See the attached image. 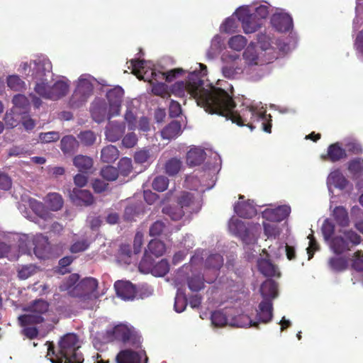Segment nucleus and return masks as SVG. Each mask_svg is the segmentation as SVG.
I'll use <instances>...</instances> for the list:
<instances>
[{
	"mask_svg": "<svg viewBox=\"0 0 363 363\" xmlns=\"http://www.w3.org/2000/svg\"><path fill=\"white\" fill-rule=\"evenodd\" d=\"M194 97L198 106L211 114H229L228 108L232 106L229 94L224 89L208 85L203 86V80L196 72L188 75L187 79L173 84L172 92L176 96H184L185 92Z\"/></svg>",
	"mask_w": 363,
	"mask_h": 363,
	"instance_id": "obj_1",
	"label": "nucleus"
},
{
	"mask_svg": "<svg viewBox=\"0 0 363 363\" xmlns=\"http://www.w3.org/2000/svg\"><path fill=\"white\" fill-rule=\"evenodd\" d=\"M47 357L52 363H83L84 357L78 352V337L74 333L65 335L57 347L53 342H48Z\"/></svg>",
	"mask_w": 363,
	"mask_h": 363,
	"instance_id": "obj_2",
	"label": "nucleus"
},
{
	"mask_svg": "<svg viewBox=\"0 0 363 363\" xmlns=\"http://www.w3.org/2000/svg\"><path fill=\"white\" fill-rule=\"evenodd\" d=\"M229 98L233 102L232 106L228 108L229 109V114H219L220 116L225 117L227 120H230L233 123H235L240 126L246 125L252 130L255 127L252 125L251 121H248L247 118L248 116H250V118H255L257 121H262V129L264 131L268 133L272 132V120L270 119V115H267L264 113H258L252 108H245L242 111V114H240L234 111L236 104L233 97L229 95Z\"/></svg>",
	"mask_w": 363,
	"mask_h": 363,
	"instance_id": "obj_3",
	"label": "nucleus"
},
{
	"mask_svg": "<svg viewBox=\"0 0 363 363\" xmlns=\"http://www.w3.org/2000/svg\"><path fill=\"white\" fill-rule=\"evenodd\" d=\"M112 335L114 340L128 344L135 349L141 347V336L133 328L120 324L112 330Z\"/></svg>",
	"mask_w": 363,
	"mask_h": 363,
	"instance_id": "obj_4",
	"label": "nucleus"
},
{
	"mask_svg": "<svg viewBox=\"0 0 363 363\" xmlns=\"http://www.w3.org/2000/svg\"><path fill=\"white\" fill-rule=\"evenodd\" d=\"M98 288V281L93 277L82 279L70 291L69 295L73 297L82 298L84 300L91 298L93 293Z\"/></svg>",
	"mask_w": 363,
	"mask_h": 363,
	"instance_id": "obj_5",
	"label": "nucleus"
},
{
	"mask_svg": "<svg viewBox=\"0 0 363 363\" xmlns=\"http://www.w3.org/2000/svg\"><path fill=\"white\" fill-rule=\"evenodd\" d=\"M239 21L242 23V27L246 34L256 32L262 26L260 21L257 20L252 16L247 8L240 7L235 12Z\"/></svg>",
	"mask_w": 363,
	"mask_h": 363,
	"instance_id": "obj_6",
	"label": "nucleus"
},
{
	"mask_svg": "<svg viewBox=\"0 0 363 363\" xmlns=\"http://www.w3.org/2000/svg\"><path fill=\"white\" fill-rule=\"evenodd\" d=\"M123 95V89L118 86L107 91L106 98L109 104L108 119L120 114Z\"/></svg>",
	"mask_w": 363,
	"mask_h": 363,
	"instance_id": "obj_7",
	"label": "nucleus"
},
{
	"mask_svg": "<svg viewBox=\"0 0 363 363\" xmlns=\"http://www.w3.org/2000/svg\"><path fill=\"white\" fill-rule=\"evenodd\" d=\"M228 229L233 235L240 238L247 245L252 244L255 241L245 223L238 218L230 220Z\"/></svg>",
	"mask_w": 363,
	"mask_h": 363,
	"instance_id": "obj_8",
	"label": "nucleus"
},
{
	"mask_svg": "<svg viewBox=\"0 0 363 363\" xmlns=\"http://www.w3.org/2000/svg\"><path fill=\"white\" fill-rule=\"evenodd\" d=\"M145 351L138 352L130 349L121 350L116 357V363H147Z\"/></svg>",
	"mask_w": 363,
	"mask_h": 363,
	"instance_id": "obj_9",
	"label": "nucleus"
},
{
	"mask_svg": "<svg viewBox=\"0 0 363 363\" xmlns=\"http://www.w3.org/2000/svg\"><path fill=\"white\" fill-rule=\"evenodd\" d=\"M222 60L227 63L231 62L230 65H226L222 69L223 74L225 77L229 79L234 78L235 75L241 72V67L238 66V62L240 61L238 54L224 53L222 56Z\"/></svg>",
	"mask_w": 363,
	"mask_h": 363,
	"instance_id": "obj_10",
	"label": "nucleus"
},
{
	"mask_svg": "<svg viewBox=\"0 0 363 363\" xmlns=\"http://www.w3.org/2000/svg\"><path fill=\"white\" fill-rule=\"evenodd\" d=\"M38 306H40L39 313L25 314L18 317V320L22 326L39 324L44 321L41 314L48 311V305L45 301H38L35 303V307Z\"/></svg>",
	"mask_w": 363,
	"mask_h": 363,
	"instance_id": "obj_11",
	"label": "nucleus"
},
{
	"mask_svg": "<svg viewBox=\"0 0 363 363\" xmlns=\"http://www.w3.org/2000/svg\"><path fill=\"white\" fill-rule=\"evenodd\" d=\"M223 264V257L218 253L210 255L205 261V269L212 272V277L206 278L208 283L213 282L219 274L220 269Z\"/></svg>",
	"mask_w": 363,
	"mask_h": 363,
	"instance_id": "obj_12",
	"label": "nucleus"
},
{
	"mask_svg": "<svg viewBox=\"0 0 363 363\" xmlns=\"http://www.w3.org/2000/svg\"><path fill=\"white\" fill-rule=\"evenodd\" d=\"M69 197L75 205L80 206H89L95 201L89 191L79 188H74L69 194Z\"/></svg>",
	"mask_w": 363,
	"mask_h": 363,
	"instance_id": "obj_13",
	"label": "nucleus"
},
{
	"mask_svg": "<svg viewBox=\"0 0 363 363\" xmlns=\"http://www.w3.org/2000/svg\"><path fill=\"white\" fill-rule=\"evenodd\" d=\"M273 27L279 32H288L293 28V19L288 13H275L271 18Z\"/></svg>",
	"mask_w": 363,
	"mask_h": 363,
	"instance_id": "obj_14",
	"label": "nucleus"
},
{
	"mask_svg": "<svg viewBox=\"0 0 363 363\" xmlns=\"http://www.w3.org/2000/svg\"><path fill=\"white\" fill-rule=\"evenodd\" d=\"M116 294L125 301L133 300L136 295L135 286L127 281H117L114 284Z\"/></svg>",
	"mask_w": 363,
	"mask_h": 363,
	"instance_id": "obj_15",
	"label": "nucleus"
},
{
	"mask_svg": "<svg viewBox=\"0 0 363 363\" xmlns=\"http://www.w3.org/2000/svg\"><path fill=\"white\" fill-rule=\"evenodd\" d=\"M256 317L258 324L259 323H268L272 320L273 304L270 299L265 298L259 303Z\"/></svg>",
	"mask_w": 363,
	"mask_h": 363,
	"instance_id": "obj_16",
	"label": "nucleus"
},
{
	"mask_svg": "<svg viewBox=\"0 0 363 363\" xmlns=\"http://www.w3.org/2000/svg\"><path fill=\"white\" fill-rule=\"evenodd\" d=\"M291 213V207L288 205L280 206L274 209L264 211V216L274 222H281L286 219Z\"/></svg>",
	"mask_w": 363,
	"mask_h": 363,
	"instance_id": "obj_17",
	"label": "nucleus"
},
{
	"mask_svg": "<svg viewBox=\"0 0 363 363\" xmlns=\"http://www.w3.org/2000/svg\"><path fill=\"white\" fill-rule=\"evenodd\" d=\"M347 157L346 150L341 147L340 143H335L330 145L325 155H322L324 160L336 162Z\"/></svg>",
	"mask_w": 363,
	"mask_h": 363,
	"instance_id": "obj_18",
	"label": "nucleus"
},
{
	"mask_svg": "<svg viewBox=\"0 0 363 363\" xmlns=\"http://www.w3.org/2000/svg\"><path fill=\"white\" fill-rule=\"evenodd\" d=\"M234 211L243 218H251L257 214V210L250 200L238 201L234 206Z\"/></svg>",
	"mask_w": 363,
	"mask_h": 363,
	"instance_id": "obj_19",
	"label": "nucleus"
},
{
	"mask_svg": "<svg viewBox=\"0 0 363 363\" xmlns=\"http://www.w3.org/2000/svg\"><path fill=\"white\" fill-rule=\"evenodd\" d=\"M206 153L201 147H192L186 153V161L189 167H195L201 164L206 159Z\"/></svg>",
	"mask_w": 363,
	"mask_h": 363,
	"instance_id": "obj_20",
	"label": "nucleus"
},
{
	"mask_svg": "<svg viewBox=\"0 0 363 363\" xmlns=\"http://www.w3.org/2000/svg\"><path fill=\"white\" fill-rule=\"evenodd\" d=\"M125 130L123 123L111 122L106 130V137L111 142H116L121 138Z\"/></svg>",
	"mask_w": 363,
	"mask_h": 363,
	"instance_id": "obj_21",
	"label": "nucleus"
},
{
	"mask_svg": "<svg viewBox=\"0 0 363 363\" xmlns=\"http://www.w3.org/2000/svg\"><path fill=\"white\" fill-rule=\"evenodd\" d=\"M181 133L182 125L180 122L172 121L161 130V136L163 139L170 140L177 138Z\"/></svg>",
	"mask_w": 363,
	"mask_h": 363,
	"instance_id": "obj_22",
	"label": "nucleus"
},
{
	"mask_svg": "<svg viewBox=\"0 0 363 363\" xmlns=\"http://www.w3.org/2000/svg\"><path fill=\"white\" fill-rule=\"evenodd\" d=\"M13 104V113L16 115L28 113L30 102L27 97L22 94L15 95L12 99Z\"/></svg>",
	"mask_w": 363,
	"mask_h": 363,
	"instance_id": "obj_23",
	"label": "nucleus"
},
{
	"mask_svg": "<svg viewBox=\"0 0 363 363\" xmlns=\"http://www.w3.org/2000/svg\"><path fill=\"white\" fill-rule=\"evenodd\" d=\"M91 115L98 123L104 121L106 117L108 118L106 103L101 101L94 102L91 108Z\"/></svg>",
	"mask_w": 363,
	"mask_h": 363,
	"instance_id": "obj_24",
	"label": "nucleus"
},
{
	"mask_svg": "<svg viewBox=\"0 0 363 363\" xmlns=\"http://www.w3.org/2000/svg\"><path fill=\"white\" fill-rule=\"evenodd\" d=\"M257 267L260 273L265 277H280L278 267L269 259H261L257 262Z\"/></svg>",
	"mask_w": 363,
	"mask_h": 363,
	"instance_id": "obj_25",
	"label": "nucleus"
},
{
	"mask_svg": "<svg viewBox=\"0 0 363 363\" xmlns=\"http://www.w3.org/2000/svg\"><path fill=\"white\" fill-rule=\"evenodd\" d=\"M79 146V142L73 135H65L60 141V148L65 155H73Z\"/></svg>",
	"mask_w": 363,
	"mask_h": 363,
	"instance_id": "obj_26",
	"label": "nucleus"
},
{
	"mask_svg": "<svg viewBox=\"0 0 363 363\" xmlns=\"http://www.w3.org/2000/svg\"><path fill=\"white\" fill-rule=\"evenodd\" d=\"M330 247L337 255H340L346 251H348L351 248L350 242L346 240L345 235H339L333 238L330 243Z\"/></svg>",
	"mask_w": 363,
	"mask_h": 363,
	"instance_id": "obj_27",
	"label": "nucleus"
},
{
	"mask_svg": "<svg viewBox=\"0 0 363 363\" xmlns=\"http://www.w3.org/2000/svg\"><path fill=\"white\" fill-rule=\"evenodd\" d=\"M260 292L263 299L269 298L272 301L278 294L277 283L272 279L264 281L261 285Z\"/></svg>",
	"mask_w": 363,
	"mask_h": 363,
	"instance_id": "obj_28",
	"label": "nucleus"
},
{
	"mask_svg": "<svg viewBox=\"0 0 363 363\" xmlns=\"http://www.w3.org/2000/svg\"><path fill=\"white\" fill-rule=\"evenodd\" d=\"M73 164L79 172L88 173L93 167V160L90 157L78 155L74 157Z\"/></svg>",
	"mask_w": 363,
	"mask_h": 363,
	"instance_id": "obj_29",
	"label": "nucleus"
},
{
	"mask_svg": "<svg viewBox=\"0 0 363 363\" xmlns=\"http://www.w3.org/2000/svg\"><path fill=\"white\" fill-rule=\"evenodd\" d=\"M51 100H57L65 96L69 91V85L64 81H57L52 86H50Z\"/></svg>",
	"mask_w": 363,
	"mask_h": 363,
	"instance_id": "obj_30",
	"label": "nucleus"
},
{
	"mask_svg": "<svg viewBox=\"0 0 363 363\" xmlns=\"http://www.w3.org/2000/svg\"><path fill=\"white\" fill-rule=\"evenodd\" d=\"M30 207L33 211L45 220L52 218V214L46 208L45 205L35 199L30 201Z\"/></svg>",
	"mask_w": 363,
	"mask_h": 363,
	"instance_id": "obj_31",
	"label": "nucleus"
},
{
	"mask_svg": "<svg viewBox=\"0 0 363 363\" xmlns=\"http://www.w3.org/2000/svg\"><path fill=\"white\" fill-rule=\"evenodd\" d=\"M118 150L116 146L112 145L104 147L101 152V160L105 163L113 162L118 158Z\"/></svg>",
	"mask_w": 363,
	"mask_h": 363,
	"instance_id": "obj_32",
	"label": "nucleus"
},
{
	"mask_svg": "<svg viewBox=\"0 0 363 363\" xmlns=\"http://www.w3.org/2000/svg\"><path fill=\"white\" fill-rule=\"evenodd\" d=\"M166 251L165 244L161 240L153 239L147 245V249L145 252L151 254L157 257L163 255Z\"/></svg>",
	"mask_w": 363,
	"mask_h": 363,
	"instance_id": "obj_33",
	"label": "nucleus"
},
{
	"mask_svg": "<svg viewBox=\"0 0 363 363\" xmlns=\"http://www.w3.org/2000/svg\"><path fill=\"white\" fill-rule=\"evenodd\" d=\"M45 203L51 211H57L60 210L64 203L62 196L58 193H50L46 196Z\"/></svg>",
	"mask_w": 363,
	"mask_h": 363,
	"instance_id": "obj_34",
	"label": "nucleus"
},
{
	"mask_svg": "<svg viewBox=\"0 0 363 363\" xmlns=\"http://www.w3.org/2000/svg\"><path fill=\"white\" fill-rule=\"evenodd\" d=\"M182 167V162L180 159L172 157L168 160L164 164V172L169 176L173 177L177 174Z\"/></svg>",
	"mask_w": 363,
	"mask_h": 363,
	"instance_id": "obj_35",
	"label": "nucleus"
},
{
	"mask_svg": "<svg viewBox=\"0 0 363 363\" xmlns=\"http://www.w3.org/2000/svg\"><path fill=\"white\" fill-rule=\"evenodd\" d=\"M333 215L337 225L342 227H346L349 225L348 213L343 206H336L333 210Z\"/></svg>",
	"mask_w": 363,
	"mask_h": 363,
	"instance_id": "obj_36",
	"label": "nucleus"
},
{
	"mask_svg": "<svg viewBox=\"0 0 363 363\" xmlns=\"http://www.w3.org/2000/svg\"><path fill=\"white\" fill-rule=\"evenodd\" d=\"M330 182L336 187L340 189H344L348 184V180L339 170H335L331 172L328 177Z\"/></svg>",
	"mask_w": 363,
	"mask_h": 363,
	"instance_id": "obj_37",
	"label": "nucleus"
},
{
	"mask_svg": "<svg viewBox=\"0 0 363 363\" xmlns=\"http://www.w3.org/2000/svg\"><path fill=\"white\" fill-rule=\"evenodd\" d=\"M78 92L89 98L93 93L94 86L92 83L87 79L81 76L79 78L77 87L75 89Z\"/></svg>",
	"mask_w": 363,
	"mask_h": 363,
	"instance_id": "obj_38",
	"label": "nucleus"
},
{
	"mask_svg": "<svg viewBox=\"0 0 363 363\" xmlns=\"http://www.w3.org/2000/svg\"><path fill=\"white\" fill-rule=\"evenodd\" d=\"M162 213L168 216L172 220L174 221L181 220L184 216V211L179 206H165L162 208Z\"/></svg>",
	"mask_w": 363,
	"mask_h": 363,
	"instance_id": "obj_39",
	"label": "nucleus"
},
{
	"mask_svg": "<svg viewBox=\"0 0 363 363\" xmlns=\"http://www.w3.org/2000/svg\"><path fill=\"white\" fill-rule=\"evenodd\" d=\"M34 245V254L38 258L44 259L48 257L49 253V246L47 240H36L35 241Z\"/></svg>",
	"mask_w": 363,
	"mask_h": 363,
	"instance_id": "obj_40",
	"label": "nucleus"
},
{
	"mask_svg": "<svg viewBox=\"0 0 363 363\" xmlns=\"http://www.w3.org/2000/svg\"><path fill=\"white\" fill-rule=\"evenodd\" d=\"M236 327L244 328V327H255L259 328L258 322L253 321L250 316L245 314H240L238 315L234 323L232 324Z\"/></svg>",
	"mask_w": 363,
	"mask_h": 363,
	"instance_id": "obj_41",
	"label": "nucleus"
},
{
	"mask_svg": "<svg viewBox=\"0 0 363 363\" xmlns=\"http://www.w3.org/2000/svg\"><path fill=\"white\" fill-rule=\"evenodd\" d=\"M169 271V264L165 259H162L154 264L151 274L155 277H164Z\"/></svg>",
	"mask_w": 363,
	"mask_h": 363,
	"instance_id": "obj_42",
	"label": "nucleus"
},
{
	"mask_svg": "<svg viewBox=\"0 0 363 363\" xmlns=\"http://www.w3.org/2000/svg\"><path fill=\"white\" fill-rule=\"evenodd\" d=\"M141 210L138 205L128 206L124 211L123 218L125 221L132 222L140 214Z\"/></svg>",
	"mask_w": 363,
	"mask_h": 363,
	"instance_id": "obj_43",
	"label": "nucleus"
},
{
	"mask_svg": "<svg viewBox=\"0 0 363 363\" xmlns=\"http://www.w3.org/2000/svg\"><path fill=\"white\" fill-rule=\"evenodd\" d=\"M247 43V40L245 37L241 35H238L230 38L228 45L234 50L240 51L245 47Z\"/></svg>",
	"mask_w": 363,
	"mask_h": 363,
	"instance_id": "obj_44",
	"label": "nucleus"
},
{
	"mask_svg": "<svg viewBox=\"0 0 363 363\" xmlns=\"http://www.w3.org/2000/svg\"><path fill=\"white\" fill-rule=\"evenodd\" d=\"M87 99V97L75 89L69 99V106L72 108H78L86 103Z\"/></svg>",
	"mask_w": 363,
	"mask_h": 363,
	"instance_id": "obj_45",
	"label": "nucleus"
},
{
	"mask_svg": "<svg viewBox=\"0 0 363 363\" xmlns=\"http://www.w3.org/2000/svg\"><path fill=\"white\" fill-rule=\"evenodd\" d=\"M154 259L147 252H145L144 256L139 263V270L145 274L150 273L154 267Z\"/></svg>",
	"mask_w": 363,
	"mask_h": 363,
	"instance_id": "obj_46",
	"label": "nucleus"
},
{
	"mask_svg": "<svg viewBox=\"0 0 363 363\" xmlns=\"http://www.w3.org/2000/svg\"><path fill=\"white\" fill-rule=\"evenodd\" d=\"M80 143L84 146H91L94 145L96 140L95 133L91 130H84L77 135Z\"/></svg>",
	"mask_w": 363,
	"mask_h": 363,
	"instance_id": "obj_47",
	"label": "nucleus"
},
{
	"mask_svg": "<svg viewBox=\"0 0 363 363\" xmlns=\"http://www.w3.org/2000/svg\"><path fill=\"white\" fill-rule=\"evenodd\" d=\"M203 276L194 275L188 279V286L192 291H199L204 286Z\"/></svg>",
	"mask_w": 363,
	"mask_h": 363,
	"instance_id": "obj_48",
	"label": "nucleus"
},
{
	"mask_svg": "<svg viewBox=\"0 0 363 363\" xmlns=\"http://www.w3.org/2000/svg\"><path fill=\"white\" fill-rule=\"evenodd\" d=\"M100 174L104 179L113 182L117 179L118 170L113 166L108 165L101 169Z\"/></svg>",
	"mask_w": 363,
	"mask_h": 363,
	"instance_id": "obj_49",
	"label": "nucleus"
},
{
	"mask_svg": "<svg viewBox=\"0 0 363 363\" xmlns=\"http://www.w3.org/2000/svg\"><path fill=\"white\" fill-rule=\"evenodd\" d=\"M211 323L216 327H223L228 324L226 315L221 311H216L211 316Z\"/></svg>",
	"mask_w": 363,
	"mask_h": 363,
	"instance_id": "obj_50",
	"label": "nucleus"
},
{
	"mask_svg": "<svg viewBox=\"0 0 363 363\" xmlns=\"http://www.w3.org/2000/svg\"><path fill=\"white\" fill-rule=\"evenodd\" d=\"M152 91L155 96H159L163 99H168L171 96L167 85L162 82L154 84Z\"/></svg>",
	"mask_w": 363,
	"mask_h": 363,
	"instance_id": "obj_51",
	"label": "nucleus"
},
{
	"mask_svg": "<svg viewBox=\"0 0 363 363\" xmlns=\"http://www.w3.org/2000/svg\"><path fill=\"white\" fill-rule=\"evenodd\" d=\"M167 228L166 224L162 220L155 221L149 228V235L151 237H158L163 234Z\"/></svg>",
	"mask_w": 363,
	"mask_h": 363,
	"instance_id": "obj_52",
	"label": "nucleus"
},
{
	"mask_svg": "<svg viewBox=\"0 0 363 363\" xmlns=\"http://www.w3.org/2000/svg\"><path fill=\"white\" fill-rule=\"evenodd\" d=\"M328 263L330 267L336 272H342L347 267V260L343 257H332Z\"/></svg>",
	"mask_w": 363,
	"mask_h": 363,
	"instance_id": "obj_53",
	"label": "nucleus"
},
{
	"mask_svg": "<svg viewBox=\"0 0 363 363\" xmlns=\"http://www.w3.org/2000/svg\"><path fill=\"white\" fill-rule=\"evenodd\" d=\"M7 85L14 91H21L25 88V82L17 75H11L7 78Z\"/></svg>",
	"mask_w": 363,
	"mask_h": 363,
	"instance_id": "obj_54",
	"label": "nucleus"
},
{
	"mask_svg": "<svg viewBox=\"0 0 363 363\" xmlns=\"http://www.w3.org/2000/svg\"><path fill=\"white\" fill-rule=\"evenodd\" d=\"M169 185V179L164 176L156 177L152 184V186L154 190L159 192L165 191Z\"/></svg>",
	"mask_w": 363,
	"mask_h": 363,
	"instance_id": "obj_55",
	"label": "nucleus"
},
{
	"mask_svg": "<svg viewBox=\"0 0 363 363\" xmlns=\"http://www.w3.org/2000/svg\"><path fill=\"white\" fill-rule=\"evenodd\" d=\"M194 200V195L187 191H183L177 198L178 205L183 209L185 207L190 206Z\"/></svg>",
	"mask_w": 363,
	"mask_h": 363,
	"instance_id": "obj_56",
	"label": "nucleus"
},
{
	"mask_svg": "<svg viewBox=\"0 0 363 363\" xmlns=\"http://www.w3.org/2000/svg\"><path fill=\"white\" fill-rule=\"evenodd\" d=\"M133 169L132 160L128 157H123L118 162V172L123 176H128Z\"/></svg>",
	"mask_w": 363,
	"mask_h": 363,
	"instance_id": "obj_57",
	"label": "nucleus"
},
{
	"mask_svg": "<svg viewBox=\"0 0 363 363\" xmlns=\"http://www.w3.org/2000/svg\"><path fill=\"white\" fill-rule=\"evenodd\" d=\"M79 277L77 274H72L64 281V283L60 286L61 291H68L69 294L70 291L78 284Z\"/></svg>",
	"mask_w": 363,
	"mask_h": 363,
	"instance_id": "obj_58",
	"label": "nucleus"
},
{
	"mask_svg": "<svg viewBox=\"0 0 363 363\" xmlns=\"http://www.w3.org/2000/svg\"><path fill=\"white\" fill-rule=\"evenodd\" d=\"M37 267L33 264L22 266L18 271V277L20 279H26L36 273Z\"/></svg>",
	"mask_w": 363,
	"mask_h": 363,
	"instance_id": "obj_59",
	"label": "nucleus"
},
{
	"mask_svg": "<svg viewBox=\"0 0 363 363\" xmlns=\"http://www.w3.org/2000/svg\"><path fill=\"white\" fill-rule=\"evenodd\" d=\"M352 267L355 271L363 273V251L357 250L354 253Z\"/></svg>",
	"mask_w": 363,
	"mask_h": 363,
	"instance_id": "obj_60",
	"label": "nucleus"
},
{
	"mask_svg": "<svg viewBox=\"0 0 363 363\" xmlns=\"http://www.w3.org/2000/svg\"><path fill=\"white\" fill-rule=\"evenodd\" d=\"M90 242L87 239L77 240L74 242L69 247L72 253H79L85 251L89 248Z\"/></svg>",
	"mask_w": 363,
	"mask_h": 363,
	"instance_id": "obj_61",
	"label": "nucleus"
},
{
	"mask_svg": "<svg viewBox=\"0 0 363 363\" xmlns=\"http://www.w3.org/2000/svg\"><path fill=\"white\" fill-rule=\"evenodd\" d=\"M35 92L41 96L42 97L50 99V86L48 84V82H42L40 83H37L35 86Z\"/></svg>",
	"mask_w": 363,
	"mask_h": 363,
	"instance_id": "obj_62",
	"label": "nucleus"
},
{
	"mask_svg": "<svg viewBox=\"0 0 363 363\" xmlns=\"http://www.w3.org/2000/svg\"><path fill=\"white\" fill-rule=\"evenodd\" d=\"M243 57L250 65L257 64L258 56L255 48L253 47L249 46L243 52Z\"/></svg>",
	"mask_w": 363,
	"mask_h": 363,
	"instance_id": "obj_63",
	"label": "nucleus"
},
{
	"mask_svg": "<svg viewBox=\"0 0 363 363\" xmlns=\"http://www.w3.org/2000/svg\"><path fill=\"white\" fill-rule=\"evenodd\" d=\"M343 235L346 240L350 242L351 247L354 245H359L362 241L361 236L353 230H345L343 232Z\"/></svg>",
	"mask_w": 363,
	"mask_h": 363,
	"instance_id": "obj_64",
	"label": "nucleus"
}]
</instances>
